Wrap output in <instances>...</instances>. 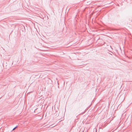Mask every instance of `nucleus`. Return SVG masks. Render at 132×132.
Listing matches in <instances>:
<instances>
[{
	"instance_id": "obj_1",
	"label": "nucleus",
	"mask_w": 132,
	"mask_h": 132,
	"mask_svg": "<svg viewBox=\"0 0 132 132\" xmlns=\"http://www.w3.org/2000/svg\"><path fill=\"white\" fill-rule=\"evenodd\" d=\"M17 127H18V126H16L14 128H13V130H14Z\"/></svg>"
}]
</instances>
